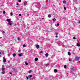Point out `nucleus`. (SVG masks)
Returning a JSON list of instances; mask_svg holds the SVG:
<instances>
[{
  "label": "nucleus",
  "instance_id": "20e7f679",
  "mask_svg": "<svg viewBox=\"0 0 80 80\" xmlns=\"http://www.w3.org/2000/svg\"><path fill=\"white\" fill-rule=\"evenodd\" d=\"M2 70H2V71H3L5 69V68H3V66L2 65Z\"/></svg>",
  "mask_w": 80,
  "mask_h": 80
},
{
  "label": "nucleus",
  "instance_id": "cd10ccee",
  "mask_svg": "<svg viewBox=\"0 0 80 80\" xmlns=\"http://www.w3.org/2000/svg\"><path fill=\"white\" fill-rule=\"evenodd\" d=\"M2 53L3 54H4V53H5V52L3 51H2Z\"/></svg>",
  "mask_w": 80,
  "mask_h": 80
},
{
  "label": "nucleus",
  "instance_id": "412c9836",
  "mask_svg": "<svg viewBox=\"0 0 80 80\" xmlns=\"http://www.w3.org/2000/svg\"><path fill=\"white\" fill-rule=\"evenodd\" d=\"M68 55H69V56L71 54H70V52H68Z\"/></svg>",
  "mask_w": 80,
  "mask_h": 80
},
{
  "label": "nucleus",
  "instance_id": "f257e3e1",
  "mask_svg": "<svg viewBox=\"0 0 80 80\" xmlns=\"http://www.w3.org/2000/svg\"><path fill=\"white\" fill-rule=\"evenodd\" d=\"M13 22L12 21H11L10 22H8V25H10V26H12V22Z\"/></svg>",
  "mask_w": 80,
  "mask_h": 80
},
{
  "label": "nucleus",
  "instance_id": "49530a36",
  "mask_svg": "<svg viewBox=\"0 0 80 80\" xmlns=\"http://www.w3.org/2000/svg\"><path fill=\"white\" fill-rule=\"evenodd\" d=\"M0 54H1V52L0 51Z\"/></svg>",
  "mask_w": 80,
  "mask_h": 80
},
{
  "label": "nucleus",
  "instance_id": "e433bc0d",
  "mask_svg": "<svg viewBox=\"0 0 80 80\" xmlns=\"http://www.w3.org/2000/svg\"><path fill=\"white\" fill-rule=\"evenodd\" d=\"M12 69L13 70H14V71H15V68H12Z\"/></svg>",
  "mask_w": 80,
  "mask_h": 80
},
{
  "label": "nucleus",
  "instance_id": "b1692460",
  "mask_svg": "<svg viewBox=\"0 0 80 80\" xmlns=\"http://www.w3.org/2000/svg\"><path fill=\"white\" fill-rule=\"evenodd\" d=\"M25 63L26 65H28V62H25Z\"/></svg>",
  "mask_w": 80,
  "mask_h": 80
},
{
  "label": "nucleus",
  "instance_id": "1a4fd4ad",
  "mask_svg": "<svg viewBox=\"0 0 80 80\" xmlns=\"http://www.w3.org/2000/svg\"><path fill=\"white\" fill-rule=\"evenodd\" d=\"M48 17L49 18H51V15H50V14L48 15Z\"/></svg>",
  "mask_w": 80,
  "mask_h": 80
},
{
  "label": "nucleus",
  "instance_id": "ea45409f",
  "mask_svg": "<svg viewBox=\"0 0 80 80\" xmlns=\"http://www.w3.org/2000/svg\"><path fill=\"white\" fill-rule=\"evenodd\" d=\"M73 38V39H76V38H75V37H74Z\"/></svg>",
  "mask_w": 80,
  "mask_h": 80
},
{
  "label": "nucleus",
  "instance_id": "423d86ee",
  "mask_svg": "<svg viewBox=\"0 0 80 80\" xmlns=\"http://www.w3.org/2000/svg\"><path fill=\"white\" fill-rule=\"evenodd\" d=\"M22 55H23L22 53H19V57H21V56H22Z\"/></svg>",
  "mask_w": 80,
  "mask_h": 80
},
{
  "label": "nucleus",
  "instance_id": "bb28decb",
  "mask_svg": "<svg viewBox=\"0 0 80 80\" xmlns=\"http://www.w3.org/2000/svg\"><path fill=\"white\" fill-rule=\"evenodd\" d=\"M32 70H29V73H31V72H32Z\"/></svg>",
  "mask_w": 80,
  "mask_h": 80
},
{
  "label": "nucleus",
  "instance_id": "7c9ffc66",
  "mask_svg": "<svg viewBox=\"0 0 80 80\" xmlns=\"http://www.w3.org/2000/svg\"><path fill=\"white\" fill-rule=\"evenodd\" d=\"M30 78H32V75H30Z\"/></svg>",
  "mask_w": 80,
  "mask_h": 80
},
{
  "label": "nucleus",
  "instance_id": "c9c22d12",
  "mask_svg": "<svg viewBox=\"0 0 80 80\" xmlns=\"http://www.w3.org/2000/svg\"><path fill=\"white\" fill-rule=\"evenodd\" d=\"M3 60H4V59H5V57H3Z\"/></svg>",
  "mask_w": 80,
  "mask_h": 80
},
{
  "label": "nucleus",
  "instance_id": "09e8293b",
  "mask_svg": "<svg viewBox=\"0 0 80 80\" xmlns=\"http://www.w3.org/2000/svg\"><path fill=\"white\" fill-rule=\"evenodd\" d=\"M19 52H20V50H19Z\"/></svg>",
  "mask_w": 80,
  "mask_h": 80
},
{
  "label": "nucleus",
  "instance_id": "6e6552de",
  "mask_svg": "<svg viewBox=\"0 0 80 80\" xmlns=\"http://www.w3.org/2000/svg\"><path fill=\"white\" fill-rule=\"evenodd\" d=\"M12 56H13L14 57H15L16 56V54L15 53L13 54H12Z\"/></svg>",
  "mask_w": 80,
  "mask_h": 80
},
{
  "label": "nucleus",
  "instance_id": "a19ab883",
  "mask_svg": "<svg viewBox=\"0 0 80 80\" xmlns=\"http://www.w3.org/2000/svg\"><path fill=\"white\" fill-rule=\"evenodd\" d=\"M78 23H80V21H79L78 22Z\"/></svg>",
  "mask_w": 80,
  "mask_h": 80
},
{
  "label": "nucleus",
  "instance_id": "ddd939ff",
  "mask_svg": "<svg viewBox=\"0 0 80 80\" xmlns=\"http://www.w3.org/2000/svg\"><path fill=\"white\" fill-rule=\"evenodd\" d=\"M7 61V60L6 59H3V62H5Z\"/></svg>",
  "mask_w": 80,
  "mask_h": 80
},
{
  "label": "nucleus",
  "instance_id": "c03bdc74",
  "mask_svg": "<svg viewBox=\"0 0 80 80\" xmlns=\"http://www.w3.org/2000/svg\"><path fill=\"white\" fill-rule=\"evenodd\" d=\"M10 74L11 75H12V72H10Z\"/></svg>",
  "mask_w": 80,
  "mask_h": 80
},
{
  "label": "nucleus",
  "instance_id": "37998d69",
  "mask_svg": "<svg viewBox=\"0 0 80 80\" xmlns=\"http://www.w3.org/2000/svg\"><path fill=\"white\" fill-rule=\"evenodd\" d=\"M17 5H19L18 3H17Z\"/></svg>",
  "mask_w": 80,
  "mask_h": 80
},
{
  "label": "nucleus",
  "instance_id": "f704fd0d",
  "mask_svg": "<svg viewBox=\"0 0 80 80\" xmlns=\"http://www.w3.org/2000/svg\"><path fill=\"white\" fill-rule=\"evenodd\" d=\"M19 16L20 17H21V14H19Z\"/></svg>",
  "mask_w": 80,
  "mask_h": 80
},
{
  "label": "nucleus",
  "instance_id": "473e14b6",
  "mask_svg": "<svg viewBox=\"0 0 80 80\" xmlns=\"http://www.w3.org/2000/svg\"><path fill=\"white\" fill-rule=\"evenodd\" d=\"M18 1L19 2H21V0H18Z\"/></svg>",
  "mask_w": 80,
  "mask_h": 80
},
{
  "label": "nucleus",
  "instance_id": "79ce46f5",
  "mask_svg": "<svg viewBox=\"0 0 80 80\" xmlns=\"http://www.w3.org/2000/svg\"><path fill=\"white\" fill-rule=\"evenodd\" d=\"M40 52L41 53H43V51H41Z\"/></svg>",
  "mask_w": 80,
  "mask_h": 80
},
{
  "label": "nucleus",
  "instance_id": "393cba45",
  "mask_svg": "<svg viewBox=\"0 0 80 80\" xmlns=\"http://www.w3.org/2000/svg\"><path fill=\"white\" fill-rule=\"evenodd\" d=\"M56 35H58V32H56Z\"/></svg>",
  "mask_w": 80,
  "mask_h": 80
},
{
  "label": "nucleus",
  "instance_id": "0eeeda50",
  "mask_svg": "<svg viewBox=\"0 0 80 80\" xmlns=\"http://www.w3.org/2000/svg\"><path fill=\"white\" fill-rule=\"evenodd\" d=\"M45 56L46 57H48V53H46L45 54Z\"/></svg>",
  "mask_w": 80,
  "mask_h": 80
},
{
  "label": "nucleus",
  "instance_id": "f03ea898",
  "mask_svg": "<svg viewBox=\"0 0 80 80\" xmlns=\"http://www.w3.org/2000/svg\"><path fill=\"white\" fill-rule=\"evenodd\" d=\"M75 60L78 61L79 60V59L80 58L79 57H77L75 58Z\"/></svg>",
  "mask_w": 80,
  "mask_h": 80
},
{
  "label": "nucleus",
  "instance_id": "c756f323",
  "mask_svg": "<svg viewBox=\"0 0 80 80\" xmlns=\"http://www.w3.org/2000/svg\"><path fill=\"white\" fill-rule=\"evenodd\" d=\"M64 68H67V66L65 65L64 67Z\"/></svg>",
  "mask_w": 80,
  "mask_h": 80
},
{
  "label": "nucleus",
  "instance_id": "58836bf2",
  "mask_svg": "<svg viewBox=\"0 0 80 80\" xmlns=\"http://www.w3.org/2000/svg\"><path fill=\"white\" fill-rule=\"evenodd\" d=\"M55 37H56V38H58V36H56Z\"/></svg>",
  "mask_w": 80,
  "mask_h": 80
},
{
  "label": "nucleus",
  "instance_id": "5701e85b",
  "mask_svg": "<svg viewBox=\"0 0 80 80\" xmlns=\"http://www.w3.org/2000/svg\"><path fill=\"white\" fill-rule=\"evenodd\" d=\"M59 23H58L57 25H56V26H58H58H59Z\"/></svg>",
  "mask_w": 80,
  "mask_h": 80
},
{
  "label": "nucleus",
  "instance_id": "a878e982",
  "mask_svg": "<svg viewBox=\"0 0 80 80\" xmlns=\"http://www.w3.org/2000/svg\"><path fill=\"white\" fill-rule=\"evenodd\" d=\"M3 14H5V11H3Z\"/></svg>",
  "mask_w": 80,
  "mask_h": 80
},
{
  "label": "nucleus",
  "instance_id": "9d476101",
  "mask_svg": "<svg viewBox=\"0 0 80 80\" xmlns=\"http://www.w3.org/2000/svg\"><path fill=\"white\" fill-rule=\"evenodd\" d=\"M18 40L19 41L21 40V39H20V38H19V37L18 38Z\"/></svg>",
  "mask_w": 80,
  "mask_h": 80
},
{
  "label": "nucleus",
  "instance_id": "a211bd4d",
  "mask_svg": "<svg viewBox=\"0 0 80 80\" xmlns=\"http://www.w3.org/2000/svg\"><path fill=\"white\" fill-rule=\"evenodd\" d=\"M10 15H11V16H12L13 15V13H12V12H11L10 13Z\"/></svg>",
  "mask_w": 80,
  "mask_h": 80
},
{
  "label": "nucleus",
  "instance_id": "4c0bfd02",
  "mask_svg": "<svg viewBox=\"0 0 80 80\" xmlns=\"http://www.w3.org/2000/svg\"><path fill=\"white\" fill-rule=\"evenodd\" d=\"M69 62H71V61H72V60H71V59H70H70H69Z\"/></svg>",
  "mask_w": 80,
  "mask_h": 80
},
{
  "label": "nucleus",
  "instance_id": "c85d7f7f",
  "mask_svg": "<svg viewBox=\"0 0 80 80\" xmlns=\"http://www.w3.org/2000/svg\"><path fill=\"white\" fill-rule=\"evenodd\" d=\"M67 2H66V1H63V3H66Z\"/></svg>",
  "mask_w": 80,
  "mask_h": 80
},
{
  "label": "nucleus",
  "instance_id": "aec40b11",
  "mask_svg": "<svg viewBox=\"0 0 80 80\" xmlns=\"http://www.w3.org/2000/svg\"><path fill=\"white\" fill-rule=\"evenodd\" d=\"M2 33H5V31H2Z\"/></svg>",
  "mask_w": 80,
  "mask_h": 80
},
{
  "label": "nucleus",
  "instance_id": "9b49d317",
  "mask_svg": "<svg viewBox=\"0 0 80 80\" xmlns=\"http://www.w3.org/2000/svg\"><path fill=\"white\" fill-rule=\"evenodd\" d=\"M37 60H38V58H35V62H37Z\"/></svg>",
  "mask_w": 80,
  "mask_h": 80
},
{
  "label": "nucleus",
  "instance_id": "a18cd8bd",
  "mask_svg": "<svg viewBox=\"0 0 80 80\" xmlns=\"http://www.w3.org/2000/svg\"><path fill=\"white\" fill-rule=\"evenodd\" d=\"M42 20H44V18H42Z\"/></svg>",
  "mask_w": 80,
  "mask_h": 80
},
{
  "label": "nucleus",
  "instance_id": "de8ad7c7",
  "mask_svg": "<svg viewBox=\"0 0 80 80\" xmlns=\"http://www.w3.org/2000/svg\"><path fill=\"white\" fill-rule=\"evenodd\" d=\"M17 7H18V6H17Z\"/></svg>",
  "mask_w": 80,
  "mask_h": 80
},
{
  "label": "nucleus",
  "instance_id": "4468645a",
  "mask_svg": "<svg viewBox=\"0 0 80 80\" xmlns=\"http://www.w3.org/2000/svg\"><path fill=\"white\" fill-rule=\"evenodd\" d=\"M77 46L78 47H80V44L78 43H77Z\"/></svg>",
  "mask_w": 80,
  "mask_h": 80
},
{
  "label": "nucleus",
  "instance_id": "7ed1b4c3",
  "mask_svg": "<svg viewBox=\"0 0 80 80\" xmlns=\"http://www.w3.org/2000/svg\"><path fill=\"white\" fill-rule=\"evenodd\" d=\"M6 21L8 22H11L10 21V19H6Z\"/></svg>",
  "mask_w": 80,
  "mask_h": 80
},
{
  "label": "nucleus",
  "instance_id": "dca6fc26",
  "mask_svg": "<svg viewBox=\"0 0 80 80\" xmlns=\"http://www.w3.org/2000/svg\"><path fill=\"white\" fill-rule=\"evenodd\" d=\"M64 9L65 10H66L67 8H66V7H64Z\"/></svg>",
  "mask_w": 80,
  "mask_h": 80
},
{
  "label": "nucleus",
  "instance_id": "39448f33",
  "mask_svg": "<svg viewBox=\"0 0 80 80\" xmlns=\"http://www.w3.org/2000/svg\"><path fill=\"white\" fill-rule=\"evenodd\" d=\"M36 47H37V49H38V48H39L40 46H39V45H36Z\"/></svg>",
  "mask_w": 80,
  "mask_h": 80
},
{
  "label": "nucleus",
  "instance_id": "6ab92c4d",
  "mask_svg": "<svg viewBox=\"0 0 80 80\" xmlns=\"http://www.w3.org/2000/svg\"><path fill=\"white\" fill-rule=\"evenodd\" d=\"M54 72H57V70L56 69L54 70Z\"/></svg>",
  "mask_w": 80,
  "mask_h": 80
},
{
  "label": "nucleus",
  "instance_id": "4be33fe9",
  "mask_svg": "<svg viewBox=\"0 0 80 80\" xmlns=\"http://www.w3.org/2000/svg\"><path fill=\"white\" fill-rule=\"evenodd\" d=\"M53 21H55L56 20V19L55 18L52 19Z\"/></svg>",
  "mask_w": 80,
  "mask_h": 80
},
{
  "label": "nucleus",
  "instance_id": "72a5a7b5",
  "mask_svg": "<svg viewBox=\"0 0 80 80\" xmlns=\"http://www.w3.org/2000/svg\"><path fill=\"white\" fill-rule=\"evenodd\" d=\"M26 78H27V80H28V77L27 76Z\"/></svg>",
  "mask_w": 80,
  "mask_h": 80
},
{
  "label": "nucleus",
  "instance_id": "f8f14e48",
  "mask_svg": "<svg viewBox=\"0 0 80 80\" xmlns=\"http://www.w3.org/2000/svg\"><path fill=\"white\" fill-rule=\"evenodd\" d=\"M71 71H72V70H75V68H71Z\"/></svg>",
  "mask_w": 80,
  "mask_h": 80
},
{
  "label": "nucleus",
  "instance_id": "2eb2a0df",
  "mask_svg": "<svg viewBox=\"0 0 80 80\" xmlns=\"http://www.w3.org/2000/svg\"><path fill=\"white\" fill-rule=\"evenodd\" d=\"M4 73H5V71H2V74H4Z\"/></svg>",
  "mask_w": 80,
  "mask_h": 80
},
{
  "label": "nucleus",
  "instance_id": "2f4dec72",
  "mask_svg": "<svg viewBox=\"0 0 80 80\" xmlns=\"http://www.w3.org/2000/svg\"><path fill=\"white\" fill-rule=\"evenodd\" d=\"M25 46H26V45H25V44H24V45H23V47H25Z\"/></svg>",
  "mask_w": 80,
  "mask_h": 80
},
{
  "label": "nucleus",
  "instance_id": "f3484780",
  "mask_svg": "<svg viewBox=\"0 0 80 80\" xmlns=\"http://www.w3.org/2000/svg\"><path fill=\"white\" fill-rule=\"evenodd\" d=\"M24 4L25 5H27V2H24Z\"/></svg>",
  "mask_w": 80,
  "mask_h": 80
}]
</instances>
